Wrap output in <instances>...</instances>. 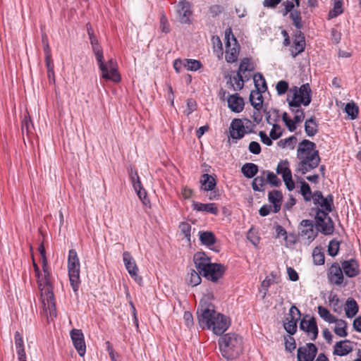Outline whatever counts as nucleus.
I'll return each instance as SVG.
<instances>
[{
	"label": "nucleus",
	"mask_w": 361,
	"mask_h": 361,
	"mask_svg": "<svg viewBox=\"0 0 361 361\" xmlns=\"http://www.w3.org/2000/svg\"><path fill=\"white\" fill-rule=\"evenodd\" d=\"M42 267L44 275L40 274L37 276V285L41 294L44 314L48 320H52L56 317V308L51 281V273L48 264L43 263Z\"/></svg>",
	"instance_id": "nucleus-1"
},
{
	"label": "nucleus",
	"mask_w": 361,
	"mask_h": 361,
	"mask_svg": "<svg viewBox=\"0 0 361 361\" xmlns=\"http://www.w3.org/2000/svg\"><path fill=\"white\" fill-rule=\"evenodd\" d=\"M316 144L308 140H303L298 144L297 159L298 161L295 171L301 175H305L316 169L321 161Z\"/></svg>",
	"instance_id": "nucleus-2"
},
{
	"label": "nucleus",
	"mask_w": 361,
	"mask_h": 361,
	"mask_svg": "<svg viewBox=\"0 0 361 361\" xmlns=\"http://www.w3.org/2000/svg\"><path fill=\"white\" fill-rule=\"evenodd\" d=\"M220 352L226 359H234L243 351V338L235 333L221 335L218 341Z\"/></svg>",
	"instance_id": "nucleus-3"
},
{
	"label": "nucleus",
	"mask_w": 361,
	"mask_h": 361,
	"mask_svg": "<svg viewBox=\"0 0 361 361\" xmlns=\"http://www.w3.org/2000/svg\"><path fill=\"white\" fill-rule=\"evenodd\" d=\"M92 51L96 56L99 68L102 71V77L106 80L118 82L121 80V76L116 68V61L111 59L104 63L103 51L99 44L92 45Z\"/></svg>",
	"instance_id": "nucleus-4"
},
{
	"label": "nucleus",
	"mask_w": 361,
	"mask_h": 361,
	"mask_svg": "<svg viewBox=\"0 0 361 361\" xmlns=\"http://www.w3.org/2000/svg\"><path fill=\"white\" fill-rule=\"evenodd\" d=\"M218 314L213 304L200 301L197 310L200 326L204 329H211V324Z\"/></svg>",
	"instance_id": "nucleus-5"
},
{
	"label": "nucleus",
	"mask_w": 361,
	"mask_h": 361,
	"mask_svg": "<svg viewBox=\"0 0 361 361\" xmlns=\"http://www.w3.org/2000/svg\"><path fill=\"white\" fill-rule=\"evenodd\" d=\"M68 271L71 286L74 292H77L80 283V261L76 251L71 249L68 252Z\"/></svg>",
	"instance_id": "nucleus-6"
},
{
	"label": "nucleus",
	"mask_w": 361,
	"mask_h": 361,
	"mask_svg": "<svg viewBox=\"0 0 361 361\" xmlns=\"http://www.w3.org/2000/svg\"><path fill=\"white\" fill-rule=\"evenodd\" d=\"M225 59L228 63H234L238 59L240 46L231 28L226 29L225 31Z\"/></svg>",
	"instance_id": "nucleus-7"
},
{
	"label": "nucleus",
	"mask_w": 361,
	"mask_h": 361,
	"mask_svg": "<svg viewBox=\"0 0 361 361\" xmlns=\"http://www.w3.org/2000/svg\"><path fill=\"white\" fill-rule=\"evenodd\" d=\"M329 213L322 209H316L315 221L317 230L324 235H331L334 230V222L329 215Z\"/></svg>",
	"instance_id": "nucleus-8"
},
{
	"label": "nucleus",
	"mask_w": 361,
	"mask_h": 361,
	"mask_svg": "<svg viewBox=\"0 0 361 361\" xmlns=\"http://www.w3.org/2000/svg\"><path fill=\"white\" fill-rule=\"evenodd\" d=\"M290 97V101L296 102L307 106L312 101V90L309 83L302 85L300 87H294L293 94Z\"/></svg>",
	"instance_id": "nucleus-9"
},
{
	"label": "nucleus",
	"mask_w": 361,
	"mask_h": 361,
	"mask_svg": "<svg viewBox=\"0 0 361 361\" xmlns=\"http://www.w3.org/2000/svg\"><path fill=\"white\" fill-rule=\"evenodd\" d=\"M254 69V66L250 59L244 58L242 60L236 75L233 77V80H238L237 88H243L245 81H247L250 78V75H247L246 72H252Z\"/></svg>",
	"instance_id": "nucleus-10"
},
{
	"label": "nucleus",
	"mask_w": 361,
	"mask_h": 361,
	"mask_svg": "<svg viewBox=\"0 0 361 361\" xmlns=\"http://www.w3.org/2000/svg\"><path fill=\"white\" fill-rule=\"evenodd\" d=\"M313 203L317 206L316 209L330 213L334 209V196L329 194L324 197L321 191L317 190L313 192Z\"/></svg>",
	"instance_id": "nucleus-11"
},
{
	"label": "nucleus",
	"mask_w": 361,
	"mask_h": 361,
	"mask_svg": "<svg viewBox=\"0 0 361 361\" xmlns=\"http://www.w3.org/2000/svg\"><path fill=\"white\" fill-rule=\"evenodd\" d=\"M226 270V268L224 264L212 262L202 275L207 279L216 283L224 276Z\"/></svg>",
	"instance_id": "nucleus-12"
},
{
	"label": "nucleus",
	"mask_w": 361,
	"mask_h": 361,
	"mask_svg": "<svg viewBox=\"0 0 361 361\" xmlns=\"http://www.w3.org/2000/svg\"><path fill=\"white\" fill-rule=\"evenodd\" d=\"M123 260L126 269H127L130 276L137 283L141 284L142 282V278L138 275V267L135 263V259L129 252L126 251L123 253Z\"/></svg>",
	"instance_id": "nucleus-13"
},
{
	"label": "nucleus",
	"mask_w": 361,
	"mask_h": 361,
	"mask_svg": "<svg viewBox=\"0 0 361 361\" xmlns=\"http://www.w3.org/2000/svg\"><path fill=\"white\" fill-rule=\"evenodd\" d=\"M306 314L300 321V329L306 332L312 341H314L318 336L319 330L316 319L314 317H310Z\"/></svg>",
	"instance_id": "nucleus-14"
},
{
	"label": "nucleus",
	"mask_w": 361,
	"mask_h": 361,
	"mask_svg": "<svg viewBox=\"0 0 361 361\" xmlns=\"http://www.w3.org/2000/svg\"><path fill=\"white\" fill-rule=\"evenodd\" d=\"M327 279L331 284L341 286L344 281V275L341 266L338 262H334L327 269Z\"/></svg>",
	"instance_id": "nucleus-15"
},
{
	"label": "nucleus",
	"mask_w": 361,
	"mask_h": 361,
	"mask_svg": "<svg viewBox=\"0 0 361 361\" xmlns=\"http://www.w3.org/2000/svg\"><path fill=\"white\" fill-rule=\"evenodd\" d=\"M317 353V348L312 343H306L298 349V361H313Z\"/></svg>",
	"instance_id": "nucleus-16"
},
{
	"label": "nucleus",
	"mask_w": 361,
	"mask_h": 361,
	"mask_svg": "<svg viewBox=\"0 0 361 361\" xmlns=\"http://www.w3.org/2000/svg\"><path fill=\"white\" fill-rule=\"evenodd\" d=\"M70 336L73 344L79 355L81 357L84 356L86 352V345L82 330L73 329L71 331Z\"/></svg>",
	"instance_id": "nucleus-17"
},
{
	"label": "nucleus",
	"mask_w": 361,
	"mask_h": 361,
	"mask_svg": "<svg viewBox=\"0 0 361 361\" xmlns=\"http://www.w3.org/2000/svg\"><path fill=\"white\" fill-rule=\"evenodd\" d=\"M230 326V320L225 315L219 313L211 324V329L216 335H221Z\"/></svg>",
	"instance_id": "nucleus-18"
},
{
	"label": "nucleus",
	"mask_w": 361,
	"mask_h": 361,
	"mask_svg": "<svg viewBox=\"0 0 361 361\" xmlns=\"http://www.w3.org/2000/svg\"><path fill=\"white\" fill-rule=\"evenodd\" d=\"M341 266L343 275L349 278H354L360 274V265L354 258L342 261Z\"/></svg>",
	"instance_id": "nucleus-19"
},
{
	"label": "nucleus",
	"mask_w": 361,
	"mask_h": 361,
	"mask_svg": "<svg viewBox=\"0 0 361 361\" xmlns=\"http://www.w3.org/2000/svg\"><path fill=\"white\" fill-rule=\"evenodd\" d=\"M230 137L233 140L242 139L245 135L244 121L240 118H234L229 128Z\"/></svg>",
	"instance_id": "nucleus-20"
},
{
	"label": "nucleus",
	"mask_w": 361,
	"mask_h": 361,
	"mask_svg": "<svg viewBox=\"0 0 361 361\" xmlns=\"http://www.w3.org/2000/svg\"><path fill=\"white\" fill-rule=\"evenodd\" d=\"M300 226L302 227L300 231V235L305 237L308 243H311L317 235V232L314 229V222L312 220L303 219L300 222Z\"/></svg>",
	"instance_id": "nucleus-21"
},
{
	"label": "nucleus",
	"mask_w": 361,
	"mask_h": 361,
	"mask_svg": "<svg viewBox=\"0 0 361 361\" xmlns=\"http://www.w3.org/2000/svg\"><path fill=\"white\" fill-rule=\"evenodd\" d=\"M193 262L195 266V268L200 272V274H202L203 272L207 269V268L212 263L211 258L209 257L204 252H197L193 256Z\"/></svg>",
	"instance_id": "nucleus-22"
},
{
	"label": "nucleus",
	"mask_w": 361,
	"mask_h": 361,
	"mask_svg": "<svg viewBox=\"0 0 361 361\" xmlns=\"http://www.w3.org/2000/svg\"><path fill=\"white\" fill-rule=\"evenodd\" d=\"M178 20L181 23H190L191 15L190 4L185 0H179L177 5Z\"/></svg>",
	"instance_id": "nucleus-23"
},
{
	"label": "nucleus",
	"mask_w": 361,
	"mask_h": 361,
	"mask_svg": "<svg viewBox=\"0 0 361 361\" xmlns=\"http://www.w3.org/2000/svg\"><path fill=\"white\" fill-rule=\"evenodd\" d=\"M227 102L228 106L235 113H240L244 109L245 103L243 98L240 97L238 93L230 95Z\"/></svg>",
	"instance_id": "nucleus-24"
},
{
	"label": "nucleus",
	"mask_w": 361,
	"mask_h": 361,
	"mask_svg": "<svg viewBox=\"0 0 361 361\" xmlns=\"http://www.w3.org/2000/svg\"><path fill=\"white\" fill-rule=\"evenodd\" d=\"M353 350V346L348 340L340 341L336 343L333 354L338 356H345Z\"/></svg>",
	"instance_id": "nucleus-25"
},
{
	"label": "nucleus",
	"mask_w": 361,
	"mask_h": 361,
	"mask_svg": "<svg viewBox=\"0 0 361 361\" xmlns=\"http://www.w3.org/2000/svg\"><path fill=\"white\" fill-rule=\"evenodd\" d=\"M305 48V40L304 35L299 31L298 35H295V39L291 47V55L295 58L300 53L302 52Z\"/></svg>",
	"instance_id": "nucleus-26"
},
{
	"label": "nucleus",
	"mask_w": 361,
	"mask_h": 361,
	"mask_svg": "<svg viewBox=\"0 0 361 361\" xmlns=\"http://www.w3.org/2000/svg\"><path fill=\"white\" fill-rule=\"evenodd\" d=\"M269 202L272 204L273 212L277 213L280 211L283 200V194L281 191L274 190L268 194Z\"/></svg>",
	"instance_id": "nucleus-27"
},
{
	"label": "nucleus",
	"mask_w": 361,
	"mask_h": 361,
	"mask_svg": "<svg viewBox=\"0 0 361 361\" xmlns=\"http://www.w3.org/2000/svg\"><path fill=\"white\" fill-rule=\"evenodd\" d=\"M192 207L194 210L197 212H206L214 215H216L219 212V209L214 203L204 204L194 202Z\"/></svg>",
	"instance_id": "nucleus-28"
},
{
	"label": "nucleus",
	"mask_w": 361,
	"mask_h": 361,
	"mask_svg": "<svg viewBox=\"0 0 361 361\" xmlns=\"http://www.w3.org/2000/svg\"><path fill=\"white\" fill-rule=\"evenodd\" d=\"M201 188L205 191H212L216 187L215 178L209 174L204 173L201 176L200 179Z\"/></svg>",
	"instance_id": "nucleus-29"
},
{
	"label": "nucleus",
	"mask_w": 361,
	"mask_h": 361,
	"mask_svg": "<svg viewBox=\"0 0 361 361\" xmlns=\"http://www.w3.org/2000/svg\"><path fill=\"white\" fill-rule=\"evenodd\" d=\"M359 307L355 299L349 298L345 305V315L348 318H353L358 312Z\"/></svg>",
	"instance_id": "nucleus-30"
},
{
	"label": "nucleus",
	"mask_w": 361,
	"mask_h": 361,
	"mask_svg": "<svg viewBox=\"0 0 361 361\" xmlns=\"http://www.w3.org/2000/svg\"><path fill=\"white\" fill-rule=\"evenodd\" d=\"M262 92H259L257 90H252L250 92V102L251 103V105L256 110H261V109L262 108V103H263V97L262 95Z\"/></svg>",
	"instance_id": "nucleus-31"
},
{
	"label": "nucleus",
	"mask_w": 361,
	"mask_h": 361,
	"mask_svg": "<svg viewBox=\"0 0 361 361\" xmlns=\"http://www.w3.org/2000/svg\"><path fill=\"white\" fill-rule=\"evenodd\" d=\"M334 323L336 324L334 331L337 336L340 337H345L348 336V332L346 331L348 323L345 320L336 318V322Z\"/></svg>",
	"instance_id": "nucleus-32"
},
{
	"label": "nucleus",
	"mask_w": 361,
	"mask_h": 361,
	"mask_svg": "<svg viewBox=\"0 0 361 361\" xmlns=\"http://www.w3.org/2000/svg\"><path fill=\"white\" fill-rule=\"evenodd\" d=\"M200 240L201 243L207 247L213 245L216 243V237L211 231H200Z\"/></svg>",
	"instance_id": "nucleus-33"
},
{
	"label": "nucleus",
	"mask_w": 361,
	"mask_h": 361,
	"mask_svg": "<svg viewBox=\"0 0 361 361\" xmlns=\"http://www.w3.org/2000/svg\"><path fill=\"white\" fill-rule=\"evenodd\" d=\"M243 175L247 178H253L258 172V166L253 163H246L241 169Z\"/></svg>",
	"instance_id": "nucleus-34"
},
{
	"label": "nucleus",
	"mask_w": 361,
	"mask_h": 361,
	"mask_svg": "<svg viewBox=\"0 0 361 361\" xmlns=\"http://www.w3.org/2000/svg\"><path fill=\"white\" fill-rule=\"evenodd\" d=\"M319 317L325 322L332 324L336 322V317L331 314L330 311L325 307L319 305L317 307Z\"/></svg>",
	"instance_id": "nucleus-35"
},
{
	"label": "nucleus",
	"mask_w": 361,
	"mask_h": 361,
	"mask_svg": "<svg viewBox=\"0 0 361 361\" xmlns=\"http://www.w3.org/2000/svg\"><path fill=\"white\" fill-rule=\"evenodd\" d=\"M253 80L256 90L264 92L267 90L266 80L259 73H257L253 75Z\"/></svg>",
	"instance_id": "nucleus-36"
},
{
	"label": "nucleus",
	"mask_w": 361,
	"mask_h": 361,
	"mask_svg": "<svg viewBox=\"0 0 361 361\" xmlns=\"http://www.w3.org/2000/svg\"><path fill=\"white\" fill-rule=\"evenodd\" d=\"M305 131L309 137H312L317 133V124L314 117H311L305 121Z\"/></svg>",
	"instance_id": "nucleus-37"
},
{
	"label": "nucleus",
	"mask_w": 361,
	"mask_h": 361,
	"mask_svg": "<svg viewBox=\"0 0 361 361\" xmlns=\"http://www.w3.org/2000/svg\"><path fill=\"white\" fill-rule=\"evenodd\" d=\"M276 173L282 176V178H286L292 174L290 169H289V162L288 160L281 161L276 167Z\"/></svg>",
	"instance_id": "nucleus-38"
},
{
	"label": "nucleus",
	"mask_w": 361,
	"mask_h": 361,
	"mask_svg": "<svg viewBox=\"0 0 361 361\" xmlns=\"http://www.w3.org/2000/svg\"><path fill=\"white\" fill-rule=\"evenodd\" d=\"M265 175L261 173V175L256 176L252 183L253 190L263 192L264 190V185L265 184Z\"/></svg>",
	"instance_id": "nucleus-39"
},
{
	"label": "nucleus",
	"mask_w": 361,
	"mask_h": 361,
	"mask_svg": "<svg viewBox=\"0 0 361 361\" xmlns=\"http://www.w3.org/2000/svg\"><path fill=\"white\" fill-rule=\"evenodd\" d=\"M262 173L265 175L266 181L271 186L279 187L281 185V181L274 172L264 170Z\"/></svg>",
	"instance_id": "nucleus-40"
},
{
	"label": "nucleus",
	"mask_w": 361,
	"mask_h": 361,
	"mask_svg": "<svg viewBox=\"0 0 361 361\" xmlns=\"http://www.w3.org/2000/svg\"><path fill=\"white\" fill-rule=\"evenodd\" d=\"M313 262L315 265H322L325 262L324 253L322 252V249L319 247H316L312 252Z\"/></svg>",
	"instance_id": "nucleus-41"
},
{
	"label": "nucleus",
	"mask_w": 361,
	"mask_h": 361,
	"mask_svg": "<svg viewBox=\"0 0 361 361\" xmlns=\"http://www.w3.org/2000/svg\"><path fill=\"white\" fill-rule=\"evenodd\" d=\"M134 190L136 192L139 199L142 201V204L146 207H149L150 201L147 197L145 189H144L142 187V185L141 184L138 187L135 188Z\"/></svg>",
	"instance_id": "nucleus-42"
},
{
	"label": "nucleus",
	"mask_w": 361,
	"mask_h": 361,
	"mask_svg": "<svg viewBox=\"0 0 361 361\" xmlns=\"http://www.w3.org/2000/svg\"><path fill=\"white\" fill-rule=\"evenodd\" d=\"M300 192L306 202H309L311 200H313V193L312 192L311 188L309 184L305 181L301 183Z\"/></svg>",
	"instance_id": "nucleus-43"
},
{
	"label": "nucleus",
	"mask_w": 361,
	"mask_h": 361,
	"mask_svg": "<svg viewBox=\"0 0 361 361\" xmlns=\"http://www.w3.org/2000/svg\"><path fill=\"white\" fill-rule=\"evenodd\" d=\"M184 68L188 71H195L202 66L201 62L195 59H183Z\"/></svg>",
	"instance_id": "nucleus-44"
},
{
	"label": "nucleus",
	"mask_w": 361,
	"mask_h": 361,
	"mask_svg": "<svg viewBox=\"0 0 361 361\" xmlns=\"http://www.w3.org/2000/svg\"><path fill=\"white\" fill-rule=\"evenodd\" d=\"M342 5L343 4L341 1H336L334 4V8L331 10H330L328 13V18L332 19L341 14L343 11L342 8Z\"/></svg>",
	"instance_id": "nucleus-45"
},
{
	"label": "nucleus",
	"mask_w": 361,
	"mask_h": 361,
	"mask_svg": "<svg viewBox=\"0 0 361 361\" xmlns=\"http://www.w3.org/2000/svg\"><path fill=\"white\" fill-rule=\"evenodd\" d=\"M345 111L351 119H355L358 115V107L354 102H349L345 105Z\"/></svg>",
	"instance_id": "nucleus-46"
},
{
	"label": "nucleus",
	"mask_w": 361,
	"mask_h": 361,
	"mask_svg": "<svg viewBox=\"0 0 361 361\" xmlns=\"http://www.w3.org/2000/svg\"><path fill=\"white\" fill-rule=\"evenodd\" d=\"M340 244L341 243L338 240H331L328 245V254L331 257L336 256L339 251Z\"/></svg>",
	"instance_id": "nucleus-47"
},
{
	"label": "nucleus",
	"mask_w": 361,
	"mask_h": 361,
	"mask_svg": "<svg viewBox=\"0 0 361 361\" xmlns=\"http://www.w3.org/2000/svg\"><path fill=\"white\" fill-rule=\"evenodd\" d=\"M290 18L293 21V24L297 29H301L302 27V18L300 12L298 10H294L290 13Z\"/></svg>",
	"instance_id": "nucleus-48"
},
{
	"label": "nucleus",
	"mask_w": 361,
	"mask_h": 361,
	"mask_svg": "<svg viewBox=\"0 0 361 361\" xmlns=\"http://www.w3.org/2000/svg\"><path fill=\"white\" fill-rule=\"evenodd\" d=\"M188 274H189V283L191 286H196L201 283L202 279H201L200 275H202V274H200L199 271L197 272L195 270L191 269L190 270V272L188 273Z\"/></svg>",
	"instance_id": "nucleus-49"
},
{
	"label": "nucleus",
	"mask_w": 361,
	"mask_h": 361,
	"mask_svg": "<svg viewBox=\"0 0 361 361\" xmlns=\"http://www.w3.org/2000/svg\"><path fill=\"white\" fill-rule=\"evenodd\" d=\"M286 320L287 322L283 324V327L290 335H293L297 331L298 321H295V319H289V318H287Z\"/></svg>",
	"instance_id": "nucleus-50"
},
{
	"label": "nucleus",
	"mask_w": 361,
	"mask_h": 361,
	"mask_svg": "<svg viewBox=\"0 0 361 361\" xmlns=\"http://www.w3.org/2000/svg\"><path fill=\"white\" fill-rule=\"evenodd\" d=\"M128 174L133 188L138 187L142 184L137 171L133 168L131 167L128 169Z\"/></svg>",
	"instance_id": "nucleus-51"
},
{
	"label": "nucleus",
	"mask_w": 361,
	"mask_h": 361,
	"mask_svg": "<svg viewBox=\"0 0 361 361\" xmlns=\"http://www.w3.org/2000/svg\"><path fill=\"white\" fill-rule=\"evenodd\" d=\"M159 28L163 33L167 34L170 32V26L167 18L164 13H161L159 20Z\"/></svg>",
	"instance_id": "nucleus-52"
},
{
	"label": "nucleus",
	"mask_w": 361,
	"mask_h": 361,
	"mask_svg": "<svg viewBox=\"0 0 361 361\" xmlns=\"http://www.w3.org/2000/svg\"><path fill=\"white\" fill-rule=\"evenodd\" d=\"M33 127L30 116H25L21 123V130L24 133L26 132L27 134L30 133L31 128Z\"/></svg>",
	"instance_id": "nucleus-53"
},
{
	"label": "nucleus",
	"mask_w": 361,
	"mask_h": 361,
	"mask_svg": "<svg viewBox=\"0 0 361 361\" xmlns=\"http://www.w3.org/2000/svg\"><path fill=\"white\" fill-rule=\"evenodd\" d=\"M266 119L269 124L273 125L275 124L274 122L276 121L277 118L279 117L278 111L276 109H273L271 111H266Z\"/></svg>",
	"instance_id": "nucleus-54"
},
{
	"label": "nucleus",
	"mask_w": 361,
	"mask_h": 361,
	"mask_svg": "<svg viewBox=\"0 0 361 361\" xmlns=\"http://www.w3.org/2000/svg\"><path fill=\"white\" fill-rule=\"evenodd\" d=\"M288 83L286 80H280L277 82L276 89L279 95L284 94L288 90Z\"/></svg>",
	"instance_id": "nucleus-55"
},
{
	"label": "nucleus",
	"mask_w": 361,
	"mask_h": 361,
	"mask_svg": "<svg viewBox=\"0 0 361 361\" xmlns=\"http://www.w3.org/2000/svg\"><path fill=\"white\" fill-rule=\"evenodd\" d=\"M296 142V137L295 136H290L288 138L281 140L278 142V145L280 147L285 148L286 147H293V143Z\"/></svg>",
	"instance_id": "nucleus-56"
},
{
	"label": "nucleus",
	"mask_w": 361,
	"mask_h": 361,
	"mask_svg": "<svg viewBox=\"0 0 361 361\" xmlns=\"http://www.w3.org/2000/svg\"><path fill=\"white\" fill-rule=\"evenodd\" d=\"M272 129L270 131L269 136L273 140H277L282 134L281 128L278 124H273Z\"/></svg>",
	"instance_id": "nucleus-57"
},
{
	"label": "nucleus",
	"mask_w": 361,
	"mask_h": 361,
	"mask_svg": "<svg viewBox=\"0 0 361 361\" xmlns=\"http://www.w3.org/2000/svg\"><path fill=\"white\" fill-rule=\"evenodd\" d=\"M179 228H180L181 232L184 234L185 237L190 239L191 226L187 222H182L180 224Z\"/></svg>",
	"instance_id": "nucleus-58"
},
{
	"label": "nucleus",
	"mask_w": 361,
	"mask_h": 361,
	"mask_svg": "<svg viewBox=\"0 0 361 361\" xmlns=\"http://www.w3.org/2000/svg\"><path fill=\"white\" fill-rule=\"evenodd\" d=\"M300 315V310L295 305L291 306L289 310V319H295V321H298Z\"/></svg>",
	"instance_id": "nucleus-59"
},
{
	"label": "nucleus",
	"mask_w": 361,
	"mask_h": 361,
	"mask_svg": "<svg viewBox=\"0 0 361 361\" xmlns=\"http://www.w3.org/2000/svg\"><path fill=\"white\" fill-rule=\"evenodd\" d=\"M287 101L288 102L290 110L291 111L292 113L295 114V112H298V111L302 109V104L296 102V101H290V97L287 98Z\"/></svg>",
	"instance_id": "nucleus-60"
},
{
	"label": "nucleus",
	"mask_w": 361,
	"mask_h": 361,
	"mask_svg": "<svg viewBox=\"0 0 361 361\" xmlns=\"http://www.w3.org/2000/svg\"><path fill=\"white\" fill-rule=\"evenodd\" d=\"M249 151L254 154H259L261 152L260 145L255 141H252L249 145Z\"/></svg>",
	"instance_id": "nucleus-61"
},
{
	"label": "nucleus",
	"mask_w": 361,
	"mask_h": 361,
	"mask_svg": "<svg viewBox=\"0 0 361 361\" xmlns=\"http://www.w3.org/2000/svg\"><path fill=\"white\" fill-rule=\"evenodd\" d=\"M224 11V8L222 6L219 5H212L209 8V13L212 17H216L218 15H219L222 11Z\"/></svg>",
	"instance_id": "nucleus-62"
},
{
	"label": "nucleus",
	"mask_w": 361,
	"mask_h": 361,
	"mask_svg": "<svg viewBox=\"0 0 361 361\" xmlns=\"http://www.w3.org/2000/svg\"><path fill=\"white\" fill-rule=\"evenodd\" d=\"M296 348V344L294 338L289 336L286 339V349L289 352H292Z\"/></svg>",
	"instance_id": "nucleus-63"
},
{
	"label": "nucleus",
	"mask_w": 361,
	"mask_h": 361,
	"mask_svg": "<svg viewBox=\"0 0 361 361\" xmlns=\"http://www.w3.org/2000/svg\"><path fill=\"white\" fill-rule=\"evenodd\" d=\"M284 10L283 11V16H286L289 12L293 11L295 4L290 1H286L283 3Z\"/></svg>",
	"instance_id": "nucleus-64"
}]
</instances>
